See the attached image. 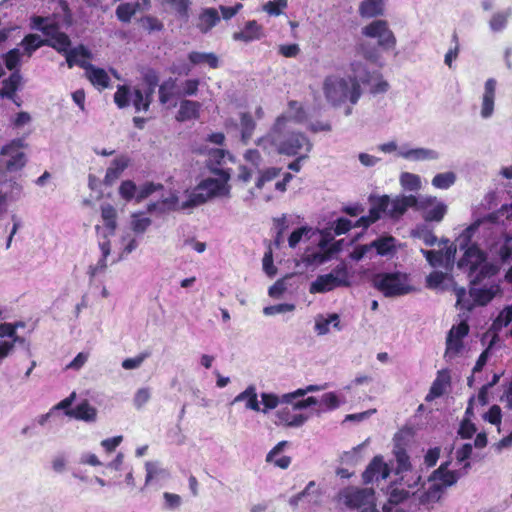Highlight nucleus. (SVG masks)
<instances>
[{
  "mask_svg": "<svg viewBox=\"0 0 512 512\" xmlns=\"http://www.w3.org/2000/svg\"><path fill=\"white\" fill-rule=\"evenodd\" d=\"M300 243L305 246L297 253L296 268L300 272L316 270L320 266V230L309 226L295 229L288 238V245L295 248Z\"/></svg>",
  "mask_w": 512,
  "mask_h": 512,
  "instance_id": "1",
  "label": "nucleus"
},
{
  "mask_svg": "<svg viewBox=\"0 0 512 512\" xmlns=\"http://www.w3.org/2000/svg\"><path fill=\"white\" fill-rule=\"evenodd\" d=\"M323 89L329 104L335 108L344 106L345 116L352 114L353 106L362 95L359 83L339 76L327 77Z\"/></svg>",
  "mask_w": 512,
  "mask_h": 512,
  "instance_id": "2",
  "label": "nucleus"
},
{
  "mask_svg": "<svg viewBox=\"0 0 512 512\" xmlns=\"http://www.w3.org/2000/svg\"><path fill=\"white\" fill-rule=\"evenodd\" d=\"M288 117L281 115L277 117L271 129V145L279 154L296 156L307 154L310 150V143L302 133L291 132L283 134Z\"/></svg>",
  "mask_w": 512,
  "mask_h": 512,
  "instance_id": "3",
  "label": "nucleus"
},
{
  "mask_svg": "<svg viewBox=\"0 0 512 512\" xmlns=\"http://www.w3.org/2000/svg\"><path fill=\"white\" fill-rule=\"evenodd\" d=\"M393 454L396 461L395 467H390L387 463H385L382 456H375L362 474L364 483L368 484L374 480H384L392 471L395 473V475H400L405 472L412 471L410 457L404 448L398 445L395 446Z\"/></svg>",
  "mask_w": 512,
  "mask_h": 512,
  "instance_id": "4",
  "label": "nucleus"
},
{
  "mask_svg": "<svg viewBox=\"0 0 512 512\" xmlns=\"http://www.w3.org/2000/svg\"><path fill=\"white\" fill-rule=\"evenodd\" d=\"M230 195V186L224 179L208 177L201 180L190 192L188 199L181 204L182 209L197 207L208 200Z\"/></svg>",
  "mask_w": 512,
  "mask_h": 512,
  "instance_id": "5",
  "label": "nucleus"
},
{
  "mask_svg": "<svg viewBox=\"0 0 512 512\" xmlns=\"http://www.w3.org/2000/svg\"><path fill=\"white\" fill-rule=\"evenodd\" d=\"M442 496V487L438 484H431L421 494L412 493L402 503L389 504L386 505V508H391V512H431Z\"/></svg>",
  "mask_w": 512,
  "mask_h": 512,
  "instance_id": "6",
  "label": "nucleus"
},
{
  "mask_svg": "<svg viewBox=\"0 0 512 512\" xmlns=\"http://www.w3.org/2000/svg\"><path fill=\"white\" fill-rule=\"evenodd\" d=\"M319 389L317 385H309L305 389H298L291 393L283 394L281 397L274 393L263 392L261 393V403L263 408L260 412L267 414L270 410L275 409L279 403L293 404V409H305L312 405H316L317 399L309 396L304 398L308 392L316 391Z\"/></svg>",
  "mask_w": 512,
  "mask_h": 512,
  "instance_id": "7",
  "label": "nucleus"
},
{
  "mask_svg": "<svg viewBox=\"0 0 512 512\" xmlns=\"http://www.w3.org/2000/svg\"><path fill=\"white\" fill-rule=\"evenodd\" d=\"M338 502L358 512H379L376 508L375 493L372 488L347 487L338 494ZM382 512H391V508L383 506Z\"/></svg>",
  "mask_w": 512,
  "mask_h": 512,
  "instance_id": "8",
  "label": "nucleus"
},
{
  "mask_svg": "<svg viewBox=\"0 0 512 512\" xmlns=\"http://www.w3.org/2000/svg\"><path fill=\"white\" fill-rule=\"evenodd\" d=\"M372 285L389 298L407 295L414 291V288L409 285L406 275L400 272L377 273L372 278Z\"/></svg>",
  "mask_w": 512,
  "mask_h": 512,
  "instance_id": "9",
  "label": "nucleus"
},
{
  "mask_svg": "<svg viewBox=\"0 0 512 512\" xmlns=\"http://www.w3.org/2000/svg\"><path fill=\"white\" fill-rule=\"evenodd\" d=\"M352 228L349 219L340 217L331 223L330 227L322 229V263L332 259L338 254L344 245V239L333 241L335 235L347 233Z\"/></svg>",
  "mask_w": 512,
  "mask_h": 512,
  "instance_id": "10",
  "label": "nucleus"
},
{
  "mask_svg": "<svg viewBox=\"0 0 512 512\" xmlns=\"http://www.w3.org/2000/svg\"><path fill=\"white\" fill-rule=\"evenodd\" d=\"M45 45L55 49L58 53L66 58V63L69 68L74 67L81 58L90 59L91 52L84 45L80 44L77 47L70 48L71 40L64 32H59L52 39H45Z\"/></svg>",
  "mask_w": 512,
  "mask_h": 512,
  "instance_id": "11",
  "label": "nucleus"
},
{
  "mask_svg": "<svg viewBox=\"0 0 512 512\" xmlns=\"http://www.w3.org/2000/svg\"><path fill=\"white\" fill-rule=\"evenodd\" d=\"M422 477L416 471L410 477L408 475L400 474L398 480L392 483L388 488V502L389 504H400L402 503L408 496L409 491L405 489L407 488H415L421 483Z\"/></svg>",
  "mask_w": 512,
  "mask_h": 512,
  "instance_id": "12",
  "label": "nucleus"
},
{
  "mask_svg": "<svg viewBox=\"0 0 512 512\" xmlns=\"http://www.w3.org/2000/svg\"><path fill=\"white\" fill-rule=\"evenodd\" d=\"M23 147L22 139H14L10 143L1 148L0 154L2 156H10L7 160L5 167L8 172H17L21 170L26 164V155L20 151Z\"/></svg>",
  "mask_w": 512,
  "mask_h": 512,
  "instance_id": "13",
  "label": "nucleus"
},
{
  "mask_svg": "<svg viewBox=\"0 0 512 512\" xmlns=\"http://www.w3.org/2000/svg\"><path fill=\"white\" fill-rule=\"evenodd\" d=\"M320 503V486L315 481H310L305 489L290 498L289 504L296 508L299 505L304 509L312 510Z\"/></svg>",
  "mask_w": 512,
  "mask_h": 512,
  "instance_id": "14",
  "label": "nucleus"
},
{
  "mask_svg": "<svg viewBox=\"0 0 512 512\" xmlns=\"http://www.w3.org/2000/svg\"><path fill=\"white\" fill-rule=\"evenodd\" d=\"M227 155L229 153L224 149L211 148L207 150L208 157L205 161V166L209 172L224 179V181H229L231 178L230 169L222 168Z\"/></svg>",
  "mask_w": 512,
  "mask_h": 512,
  "instance_id": "15",
  "label": "nucleus"
},
{
  "mask_svg": "<svg viewBox=\"0 0 512 512\" xmlns=\"http://www.w3.org/2000/svg\"><path fill=\"white\" fill-rule=\"evenodd\" d=\"M348 286H350V275L345 263L338 264L330 273L322 275V292Z\"/></svg>",
  "mask_w": 512,
  "mask_h": 512,
  "instance_id": "16",
  "label": "nucleus"
},
{
  "mask_svg": "<svg viewBox=\"0 0 512 512\" xmlns=\"http://www.w3.org/2000/svg\"><path fill=\"white\" fill-rule=\"evenodd\" d=\"M239 120V123H237L233 118H229L225 121V127L228 130L231 128L238 129L240 131L241 142L247 145L256 129V122L248 112L239 113Z\"/></svg>",
  "mask_w": 512,
  "mask_h": 512,
  "instance_id": "17",
  "label": "nucleus"
},
{
  "mask_svg": "<svg viewBox=\"0 0 512 512\" xmlns=\"http://www.w3.org/2000/svg\"><path fill=\"white\" fill-rule=\"evenodd\" d=\"M464 254L458 261L457 266L459 269L469 267V275L472 276L479 269V266L486 261V254L478 247L477 244H472L470 247L464 248Z\"/></svg>",
  "mask_w": 512,
  "mask_h": 512,
  "instance_id": "18",
  "label": "nucleus"
},
{
  "mask_svg": "<svg viewBox=\"0 0 512 512\" xmlns=\"http://www.w3.org/2000/svg\"><path fill=\"white\" fill-rule=\"evenodd\" d=\"M450 462L442 463L436 470H434L428 478L432 484H438L442 487L443 493L447 487L455 485L461 477L459 471L448 470Z\"/></svg>",
  "mask_w": 512,
  "mask_h": 512,
  "instance_id": "19",
  "label": "nucleus"
},
{
  "mask_svg": "<svg viewBox=\"0 0 512 512\" xmlns=\"http://www.w3.org/2000/svg\"><path fill=\"white\" fill-rule=\"evenodd\" d=\"M76 65L85 70V76L94 86L100 89L109 86L110 78L104 69L94 66L84 58H81Z\"/></svg>",
  "mask_w": 512,
  "mask_h": 512,
  "instance_id": "20",
  "label": "nucleus"
},
{
  "mask_svg": "<svg viewBox=\"0 0 512 512\" xmlns=\"http://www.w3.org/2000/svg\"><path fill=\"white\" fill-rule=\"evenodd\" d=\"M496 86L497 81L494 78L487 79L484 84L480 109V115L483 119L491 118L494 113Z\"/></svg>",
  "mask_w": 512,
  "mask_h": 512,
  "instance_id": "21",
  "label": "nucleus"
},
{
  "mask_svg": "<svg viewBox=\"0 0 512 512\" xmlns=\"http://www.w3.org/2000/svg\"><path fill=\"white\" fill-rule=\"evenodd\" d=\"M265 36L264 28L256 20L247 21L240 31L233 33V40L244 43L258 41Z\"/></svg>",
  "mask_w": 512,
  "mask_h": 512,
  "instance_id": "22",
  "label": "nucleus"
},
{
  "mask_svg": "<svg viewBox=\"0 0 512 512\" xmlns=\"http://www.w3.org/2000/svg\"><path fill=\"white\" fill-rule=\"evenodd\" d=\"M379 74L376 71L371 72L366 63L362 60H354L351 63V76L347 79L362 84H370L372 80L378 78Z\"/></svg>",
  "mask_w": 512,
  "mask_h": 512,
  "instance_id": "23",
  "label": "nucleus"
},
{
  "mask_svg": "<svg viewBox=\"0 0 512 512\" xmlns=\"http://www.w3.org/2000/svg\"><path fill=\"white\" fill-rule=\"evenodd\" d=\"M397 155L409 161L437 160L440 157V154L436 150L423 147L412 149H405L402 147L398 151Z\"/></svg>",
  "mask_w": 512,
  "mask_h": 512,
  "instance_id": "24",
  "label": "nucleus"
},
{
  "mask_svg": "<svg viewBox=\"0 0 512 512\" xmlns=\"http://www.w3.org/2000/svg\"><path fill=\"white\" fill-rule=\"evenodd\" d=\"M23 77L20 70L12 72L2 81L0 88V99L13 98L17 91L21 89Z\"/></svg>",
  "mask_w": 512,
  "mask_h": 512,
  "instance_id": "25",
  "label": "nucleus"
},
{
  "mask_svg": "<svg viewBox=\"0 0 512 512\" xmlns=\"http://www.w3.org/2000/svg\"><path fill=\"white\" fill-rule=\"evenodd\" d=\"M239 402H245V407L248 410H252L255 412H260V402L258 400V394L256 386L251 384L247 386V388L239 393L234 399L231 401V405H234Z\"/></svg>",
  "mask_w": 512,
  "mask_h": 512,
  "instance_id": "26",
  "label": "nucleus"
},
{
  "mask_svg": "<svg viewBox=\"0 0 512 512\" xmlns=\"http://www.w3.org/2000/svg\"><path fill=\"white\" fill-rule=\"evenodd\" d=\"M130 159L126 155L116 157L106 170L104 177L105 185H112L123 173V171L129 166Z\"/></svg>",
  "mask_w": 512,
  "mask_h": 512,
  "instance_id": "27",
  "label": "nucleus"
},
{
  "mask_svg": "<svg viewBox=\"0 0 512 512\" xmlns=\"http://www.w3.org/2000/svg\"><path fill=\"white\" fill-rule=\"evenodd\" d=\"M416 203V196L414 195H400L393 200L390 199L388 213L391 217L402 216L408 208H414Z\"/></svg>",
  "mask_w": 512,
  "mask_h": 512,
  "instance_id": "28",
  "label": "nucleus"
},
{
  "mask_svg": "<svg viewBox=\"0 0 512 512\" xmlns=\"http://www.w3.org/2000/svg\"><path fill=\"white\" fill-rule=\"evenodd\" d=\"M201 104L194 100L184 99L180 102L179 110L176 114L178 122H186L198 119L200 115Z\"/></svg>",
  "mask_w": 512,
  "mask_h": 512,
  "instance_id": "29",
  "label": "nucleus"
},
{
  "mask_svg": "<svg viewBox=\"0 0 512 512\" xmlns=\"http://www.w3.org/2000/svg\"><path fill=\"white\" fill-rule=\"evenodd\" d=\"M66 415L85 422H95L97 410L87 400L77 404L72 410H67Z\"/></svg>",
  "mask_w": 512,
  "mask_h": 512,
  "instance_id": "30",
  "label": "nucleus"
},
{
  "mask_svg": "<svg viewBox=\"0 0 512 512\" xmlns=\"http://www.w3.org/2000/svg\"><path fill=\"white\" fill-rule=\"evenodd\" d=\"M220 22V16L215 8H204L198 18L197 28L201 33H208Z\"/></svg>",
  "mask_w": 512,
  "mask_h": 512,
  "instance_id": "31",
  "label": "nucleus"
},
{
  "mask_svg": "<svg viewBox=\"0 0 512 512\" xmlns=\"http://www.w3.org/2000/svg\"><path fill=\"white\" fill-rule=\"evenodd\" d=\"M287 441H280L277 443L266 455V462L273 463L276 467L287 469L291 464V457L279 456L284 447L287 446Z\"/></svg>",
  "mask_w": 512,
  "mask_h": 512,
  "instance_id": "32",
  "label": "nucleus"
},
{
  "mask_svg": "<svg viewBox=\"0 0 512 512\" xmlns=\"http://www.w3.org/2000/svg\"><path fill=\"white\" fill-rule=\"evenodd\" d=\"M180 92L177 91V79L169 77L165 79L158 87V98L162 105L169 103L173 97H179Z\"/></svg>",
  "mask_w": 512,
  "mask_h": 512,
  "instance_id": "33",
  "label": "nucleus"
},
{
  "mask_svg": "<svg viewBox=\"0 0 512 512\" xmlns=\"http://www.w3.org/2000/svg\"><path fill=\"white\" fill-rule=\"evenodd\" d=\"M369 202L371 207L369 209V216L372 218V221H377L381 217V213L389 210L390 205V197L388 195L383 196H369Z\"/></svg>",
  "mask_w": 512,
  "mask_h": 512,
  "instance_id": "34",
  "label": "nucleus"
},
{
  "mask_svg": "<svg viewBox=\"0 0 512 512\" xmlns=\"http://www.w3.org/2000/svg\"><path fill=\"white\" fill-rule=\"evenodd\" d=\"M512 16V8L494 12L488 22L490 30L494 33L502 32L506 29L509 19Z\"/></svg>",
  "mask_w": 512,
  "mask_h": 512,
  "instance_id": "35",
  "label": "nucleus"
},
{
  "mask_svg": "<svg viewBox=\"0 0 512 512\" xmlns=\"http://www.w3.org/2000/svg\"><path fill=\"white\" fill-rule=\"evenodd\" d=\"M363 18H374L384 14V0H363L359 6Z\"/></svg>",
  "mask_w": 512,
  "mask_h": 512,
  "instance_id": "36",
  "label": "nucleus"
},
{
  "mask_svg": "<svg viewBox=\"0 0 512 512\" xmlns=\"http://www.w3.org/2000/svg\"><path fill=\"white\" fill-rule=\"evenodd\" d=\"M188 60L192 65L206 64L212 69L219 67V58L212 52L192 51L188 54Z\"/></svg>",
  "mask_w": 512,
  "mask_h": 512,
  "instance_id": "37",
  "label": "nucleus"
},
{
  "mask_svg": "<svg viewBox=\"0 0 512 512\" xmlns=\"http://www.w3.org/2000/svg\"><path fill=\"white\" fill-rule=\"evenodd\" d=\"M370 244L380 256H388L396 251V239L390 235L378 237Z\"/></svg>",
  "mask_w": 512,
  "mask_h": 512,
  "instance_id": "38",
  "label": "nucleus"
},
{
  "mask_svg": "<svg viewBox=\"0 0 512 512\" xmlns=\"http://www.w3.org/2000/svg\"><path fill=\"white\" fill-rule=\"evenodd\" d=\"M45 42V39L41 38L38 34L29 33L24 36L19 46L23 49V54L30 58L35 51L46 46Z\"/></svg>",
  "mask_w": 512,
  "mask_h": 512,
  "instance_id": "39",
  "label": "nucleus"
},
{
  "mask_svg": "<svg viewBox=\"0 0 512 512\" xmlns=\"http://www.w3.org/2000/svg\"><path fill=\"white\" fill-rule=\"evenodd\" d=\"M411 236L421 239L426 246H434L438 239L433 233L432 227L428 223L418 224L411 232Z\"/></svg>",
  "mask_w": 512,
  "mask_h": 512,
  "instance_id": "40",
  "label": "nucleus"
},
{
  "mask_svg": "<svg viewBox=\"0 0 512 512\" xmlns=\"http://www.w3.org/2000/svg\"><path fill=\"white\" fill-rule=\"evenodd\" d=\"M447 213V205L443 202L436 203L431 208H428L427 210H424L422 212V218L424 219L425 223L429 222H436L440 223L444 216Z\"/></svg>",
  "mask_w": 512,
  "mask_h": 512,
  "instance_id": "41",
  "label": "nucleus"
},
{
  "mask_svg": "<svg viewBox=\"0 0 512 512\" xmlns=\"http://www.w3.org/2000/svg\"><path fill=\"white\" fill-rule=\"evenodd\" d=\"M481 223H482V220L478 219L477 221H475L474 223H472L471 225H469L466 229H464L462 231V233L459 235V237L456 240L460 250H463L464 248L470 247L472 245L471 244L472 237H473L474 233L480 227Z\"/></svg>",
  "mask_w": 512,
  "mask_h": 512,
  "instance_id": "42",
  "label": "nucleus"
},
{
  "mask_svg": "<svg viewBox=\"0 0 512 512\" xmlns=\"http://www.w3.org/2000/svg\"><path fill=\"white\" fill-rule=\"evenodd\" d=\"M131 88L127 85H119L114 94V102L118 108L123 109L130 105L132 98Z\"/></svg>",
  "mask_w": 512,
  "mask_h": 512,
  "instance_id": "43",
  "label": "nucleus"
},
{
  "mask_svg": "<svg viewBox=\"0 0 512 512\" xmlns=\"http://www.w3.org/2000/svg\"><path fill=\"white\" fill-rule=\"evenodd\" d=\"M21 51L19 48H13L10 49L8 52L2 55V59L4 61V64L8 70L12 72L16 70H20V63H21Z\"/></svg>",
  "mask_w": 512,
  "mask_h": 512,
  "instance_id": "44",
  "label": "nucleus"
},
{
  "mask_svg": "<svg viewBox=\"0 0 512 512\" xmlns=\"http://www.w3.org/2000/svg\"><path fill=\"white\" fill-rule=\"evenodd\" d=\"M400 184L404 190H408L411 192H417L421 189V179L418 175L403 172L400 175Z\"/></svg>",
  "mask_w": 512,
  "mask_h": 512,
  "instance_id": "45",
  "label": "nucleus"
},
{
  "mask_svg": "<svg viewBox=\"0 0 512 512\" xmlns=\"http://www.w3.org/2000/svg\"><path fill=\"white\" fill-rule=\"evenodd\" d=\"M137 13L133 2H124L117 6L115 14L119 21L129 23Z\"/></svg>",
  "mask_w": 512,
  "mask_h": 512,
  "instance_id": "46",
  "label": "nucleus"
},
{
  "mask_svg": "<svg viewBox=\"0 0 512 512\" xmlns=\"http://www.w3.org/2000/svg\"><path fill=\"white\" fill-rule=\"evenodd\" d=\"M167 4L175 11L179 19L187 21L189 18V9L191 0H165Z\"/></svg>",
  "mask_w": 512,
  "mask_h": 512,
  "instance_id": "47",
  "label": "nucleus"
},
{
  "mask_svg": "<svg viewBox=\"0 0 512 512\" xmlns=\"http://www.w3.org/2000/svg\"><path fill=\"white\" fill-rule=\"evenodd\" d=\"M456 182L454 172H445L436 174L432 179V185L438 189H448Z\"/></svg>",
  "mask_w": 512,
  "mask_h": 512,
  "instance_id": "48",
  "label": "nucleus"
},
{
  "mask_svg": "<svg viewBox=\"0 0 512 512\" xmlns=\"http://www.w3.org/2000/svg\"><path fill=\"white\" fill-rule=\"evenodd\" d=\"M449 383L448 377H443L441 374L434 380L431 385L429 394L426 396V400L430 401L434 398H438L444 394L445 386Z\"/></svg>",
  "mask_w": 512,
  "mask_h": 512,
  "instance_id": "49",
  "label": "nucleus"
},
{
  "mask_svg": "<svg viewBox=\"0 0 512 512\" xmlns=\"http://www.w3.org/2000/svg\"><path fill=\"white\" fill-rule=\"evenodd\" d=\"M163 188H164V186L161 183L145 182L143 185H141L138 188V192L136 195V202L137 203L142 202L144 199L148 198L154 192L162 190Z\"/></svg>",
  "mask_w": 512,
  "mask_h": 512,
  "instance_id": "50",
  "label": "nucleus"
},
{
  "mask_svg": "<svg viewBox=\"0 0 512 512\" xmlns=\"http://www.w3.org/2000/svg\"><path fill=\"white\" fill-rule=\"evenodd\" d=\"M345 402V397L339 396L334 392L322 394V409L325 408L326 410H334Z\"/></svg>",
  "mask_w": 512,
  "mask_h": 512,
  "instance_id": "51",
  "label": "nucleus"
},
{
  "mask_svg": "<svg viewBox=\"0 0 512 512\" xmlns=\"http://www.w3.org/2000/svg\"><path fill=\"white\" fill-rule=\"evenodd\" d=\"M383 28L384 29L380 33V36L376 37L378 40V45L382 47L384 50L392 49L396 45V38L393 32L389 29L387 22Z\"/></svg>",
  "mask_w": 512,
  "mask_h": 512,
  "instance_id": "52",
  "label": "nucleus"
},
{
  "mask_svg": "<svg viewBox=\"0 0 512 512\" xmlns=\"http://www.w3.org/2000/svg\"><path fill=\"white\" fill-rule=\"evenodd\" d=\"M138 188L132 180H124L119 187V195L122 199L129 202L132 199L136 200Z\"/></svg>",
  "mask_w": 512,
  "mask_h": 512,
  "instance_id": "53",
  "label": "nucleus"
},
{
  "mask_svg": "<svg viewBox=\"0 0 512 512\" xmlns=\"http://www.w3.org/2000/svg\"><path fill=\"white\" fill-rule=\"evenodd\" d=\"M512 321V308L507 306L504 308L496 319L493 321L491 328L494 331H500Z\"/></svg>",
  "mask_w": 512,
  "mask_h": 512,
  "instance_id": "54",
  "label": "nucleus"
},
{
  "mask_svg": "<svg viewBox=\"0 0 512 512\" xmlns=\"http://www.w3.org/2000/svg\"><path fill=\"white\" fill-rule=\"evenodd\" d=\"M132 105L136 112H146L149 110L151 103L148 102L140 92V88H134L131 98Z\"/></svg>",
  "mask_w": 512,
  "mask_h": 512,
  "instance_id": "55",
  "label": "nucleus"
},
{
  "mask_svg": "<svg viewBox=\"0 0 512 512\" xmlns=\"http://www.w3.org/2000/svg\"><path fill=\"white\" fill-rule=\"evenodd\" d=\"M385 20H374L370 24L366 25L362 28V34L369 38H376L380 36V33L384 29V25H386Z\"/></svg>",
  "mask_w": 512,
  "mask_h": 512,
  "instance_id": "56",
  "label": "nucleus"
},
{
  "mask_svg": "<svg viewBox=\"0 0 512 512\" xmlns=\"http://www.w3.org/2000/svg\"><path fill=\"white\" fill-rule=\"evenodd\" d=\"M141 77H142L143 84L146 86L159 87V85H160L159 84V81H160L159 73L154 68H150V67L144 68L141 71Z\"/></svg>",
  "mask_w": 512,
  "mask_h": 512,
  "instance_id": "57",
  "label": "nucleus"
},
{
  "mask_svg": "<svg viewBox=\"0 0 512 512\" xmlns=\"http://www.w3.org/2000/svg\"><path fill=\"white\" fill-rule=\"evenodd\" d=\"M292 277L293 275H289L276 281L272 286L269 287V296L272 298H280L284 292L287 291V281Z\"/></svg>",
  "mask_w": 512,
  "mask_h": 512,
  "instance_id": "58",
  "label": "nucleus"
},
{
  "mask_svg": "<svg viewBox=\"0 0 512 512\" xmlns=\"http://www.w3.org/2000/svg\"><path fill=\"white\" fill-rule=\"evenodd\" d=\"M471 295L474 297L475 302L481 306L488 304L494 298L492 290L485 288L472 289Z\"/></svg>",
  "mask_w": 512,
  "mask_h": 512,
  "instance_id": "59",
  "label": "nucleus"
},
{
  "mask_svg": "<svg viewBox=\"0 0 512 512\" xmlns=\"http://www.w3.org/2000/svg\"><path fill=\"white\" fill-rule=\"evenodd\" d=\"M288 0H271L266 2L262 9L267 14L274 15H280L282 10L287 7Z\"/></svg>",
  "mask_w": 512,
  "mask_h": 512,
  "instance_id": "60",
  "label": "nucleus"
},
{
  "mask_svg": "<svg viewBox=\"0 0 512 512\" xmlns=\"http://www.w3.org/2000/svg\"><path fill=\"white\" fill-rule=\"evenodd\" d=\"M295 310V305L291 303H280L271 306H267L263 309V313L266 316H273L276 314H283L286 312H292Z\"/></svg>",
  "mask_w": 512,
  "mask_h": 512,
  "instance_id": "61",
  "label": "nucleus"
},
{
  "mask_svg": "<svg viewBox=\"0 0 512 512\" xmlns=\"http://www.w3.org/2000/svg\"><path fill=\"white\" fill-rule=\"evenodd\" d=\"M280 174V169L278 168H268L260 173L257 181H256V188L262 189L266 182H270L274 180L276 177H278Z\"/></svg>",
  "mask_w": 512,
  "mask_h": 512,
  "instance_id": "62",
  "label": "nucleus"
},
{
  "mask_svg": "<svg viewBox=\"0 0 512 512\" xmlns=\"http://www.w3.org/2000/svg\"><path fill=\"white\" fill-rule=\"evenodd\" d=\"M423 256L426 258L427 262L432 267H441L443 266V251H435V250H420Z\"/></svg>",
  "mask_w": 512,
  "mask_h": 512,
  "instance_id": "63",
  "label": "nucleus"
},
{
  "mask_svg": "<svg viewBox=\"0 0 512 512\" xmlns=\"http://www.w3.org/2000/svg\"><path fill=\"white\" fill-rule=\"evenodd\" d=\"M477 428L474 423H472L469 419L465 418L461 421L460 427L458 429V435L462 439H470L476 433Z\"/></svg>",
  "mask_w": 512,
  "mask_h": 512,
  "instance_id": "64",
  "label": "nucleus"
}]
</instances>
